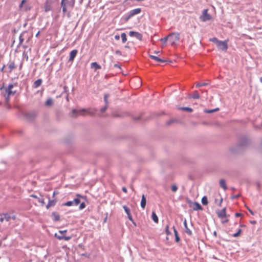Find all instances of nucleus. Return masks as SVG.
I'll return each instance as SVG.
<instances>
[{"instance_id": "56", "label": "nucleus", "mask_w": 262, "mask_h": 262, "mask_svg": "<svg viewBox=\"0 0 262 262\" xmlns=\"http://www.w3.org/2000/svg\"><path fill=\"white\" fill-rule=\"evenodd\" d=\"M250 223L252 224H256V221H251Z\"/></svg>"}, {"instance_id": "28", "label": "nucleus", "mask_w": 262, "mask_h": 262, "mask_svg": "<svg viewBox=\"0 0 262 262\" xmlns=\"http://www.w3.org/2000/svg\"><path fill=\"white\" fill-rule=\"evenodd\" d=\"M24 33H25V32L21 33L19 36V45H21L24 41V38L23 37Z\"/></svg>"}, {"instance_id": "53", "label": "nucleus", "mask_w": 262, "mask_h": 262, "mask_svg": "<svg viewBox=\"0 0 262 262\" xmlns=\"http://www.w3.org/2000/svg\"><path fill=\"white\" fill-rule=\"evenodd\" d=\"M6 66L4 64L3 67L1 68V69L0 70L1 71L3 72L4 70V68H5Z\"/></svg>"}, {"instance_id": "32", "label": "nucleus", "mask_w": 262, "mask_h": 262, "mask_svg": "<svg viewBox=\"0 0 262 262\" xmlns=\"http://www.w3.org/2000/svg\"><path fill=\"white\" fill-rule=\"evenodd\" d=\"M209 40L211 42H213L215 43H216V46L217 45L219 42L220 40H219L216 37H213L209 39Z\"/></svg>"}, {"instance_id": "20", "label": "nucleus", "mask_w": 262, "mask_h": 262, "mask_svg": "<svg viewBox=\"0 0 262 262\" xmlns=\"http://www.w3.org/2000/svg\"><path fill=\"white\" fill-rule=\"evenodd\" d=\"M91 68H95V70H98L101 69V66L98 64L96 62H92L91 63Z\"/></svg>"}, {"instance_id": "63", "label": "nucleus", "mask_w": 262, "mask_h": 262, "mask_svg": "<svg viewBox=\"0 0 262 262\" xmlns=\"http://www.w3.org/2000/svg\"><path fill=\"white\" fill-rule=\"evenodd\" d=\"M3 218H1V222H3Z\"/></svg>"}, {"instance_id": "29", "label": "nucleus", "mask_w": 262, "mask_h": 262, "mask_svg": "<svg viewBox=\"0 0 262 262\" xmlns=\"http://www.w3.org/2000/svg\"><path fill=\"white\" fill-rule=\"evenodd\" d=\"M121 37L122 38V42L125 43L127 40L126 34L125 33H121Z\"/></svg>"}, {"instance_id": "60", "label": "nucleus", "mask_w": 262, "mask_h": 262, "mask_svg": "<svg viewBox=\"0 0 262 262\" xmlns=\"http://www.w3.org/2000/svg\"><path fill=\"white\" fill-rule=\"evenodd\" d=\"M115 67H118V68H120V66H119V65H118V64H115Z\"/></svg>"}, {"instance_id": "21", "label": "nucleus", "mask_w": 262, "mask_h": 262, "mask_svg": "<svg viewBox=\"0 0 262 262\" xmlns=\"http://www.w3.org/2000/svg\"><path fill=\"white\" fill-rule=\"evenodd\" d=\"M55 203L56 202L54 200H50L49 201L48 204L46 206V208L47 209H49L50 207L54 206L55 205Z\"/></svg>"}, {"instance_id": "18", "label": "nucleus", "mask_w": 262, "mask_h": 262, "mask_svg": "<svg viewBox=\"0 0 262 262\" xmlns=\"http://www.w3.org/2000/svg\"><path fill=\"white\" fill-rule=\"evenodd\" d=\"M135 81H137V82L138 83L137 88L140 87L141 85V79L137 77V78L132 79L130 82V84H132V83Z\"/></svg>"}, {"instance_id": "51", "label": "nucleus", "mask_w": 262, "mask_h": 262, "mask_svg": "<svg viewBox=\"0 0 262 262\" xmlns=\"http://www.w3.org/2000/svg\"><path fill=\"white\" fill-rule=\"evenodd\" d=\"M122 191L125 193L127 192V189L125 187H123L122 189Z\"/></svg>"}, {"instance_id": "16", "label": "nucleus", "mask_w": 262, "mask_h": 262, "mask_svg": "<svg viewBox=\"0 0 262 262\" xmlns=\"http://www.w3.org/2000/svg\"><path fill=\"white\" fill-rule=\"evenodd\" d=\"M173 229V232H174V236H175V241L177 243H178L180 242V238L179 237V235H178V231L177 230H176V229L175 228V227L174 226H173L172 227Z\"/></svg>"}, {"instance_id": "30", "label": "nucleus", "mask_w": 262, "mask_h": 262, "mask_svg": "<svg viewBox=\"0 0 262 262\" xmlns=\"http://www.w3.org/2000/svg\"><path fill=\"white\" fill-rule=\"evenodd\" d=\"M52 104H53V100L51 98L48 99V100L46 101V102L45 103V105L46 106H50Z\"/></svg>"}, {"instance_id": "2", "label": "nucleus", "mask_w": 262, "mask_h": 262, "mask_svg": "<svg viewBox=\"0 0 262 262\" xmlns=\"http://www.w3.org/2000/svg\"><path fill=\"white\" fill-rule=\"evenodd\" d=\"M75 2L74 0L68 1V0H61V7L62 9V12L65 14L67 11V8L70 7L72 9L74 6Z\"/></svg>"}, {"instance_id": "9", "label": "nucleus", "mask_w": 262, "mask_h": 262, "mask_svg": "<svg viewBox=\"0 0 262 262\" xmlns=\"http://www.w3.org/2000/svg\"><path fill=\"white\" fill-rule=\"evenodd\" d=\"M30 196L36 199L37 200V202L41 204V206H43L45 205V203L44 200L41 195L40 197H38L35 194H31Z\"/></svg>"}, {"instance_id": "37", "label": "nucleus", "mask_w": 262, "mask_h": 262, "mask_svg": "<svg viewBox=\"0 0 262 262\" xmlns=\"http://www.w3.org/2000/svg\"><path fill=\"white\" fill-rule=\"evenodd\" d=\"M206 85H207V83H205V82H199V83H196V88H199V87H201V86H205Z\"/></svg>"}, {"instance_id": "15", "label": "nucleus", "mask_w": 262, "mask_h": 262, "mask_svg": "<svg viewBox=\"0 0 262 262\" xmlns=\"http://www.w3.org/2000/svg\"><path fill=\"white\" fill-rule=\"evenodd\" d=\"M149 57L151 59H154V60H155L157 62H164L165 61L164 60H163V59L160 58L158 56H157L155 55H152L150 54Z\"/></svg>"}, {"instance_id": "12", "label": "nucleus", "mask_w": 262, "mask_h": 262, "mask_svg": "<svg viewBox=\"0 0 262 262\" xmlns=\"http://www.w3.org/2000/svg\"><path fill=\"white\" fill-rule=\"evenodd\" d=\"M129 35L130 36H136L137 38L140 39H141L142 38L141 34L137 32L130 31L129 32Z\"/></svg>"}, {"instance_id": "6", "label": "nucleus", "mask_w": 262, "mask_h": 262, "mask_svg": "<svg viewBox=\"0 0 262 262\" xmlns=\"http://www.w3.org/2000/svg\"><path fill=\"white\" fill-rule=\"evenodd\" d=\"M217 47L219 49L226 51L228 49V40L221 41L219 42Z\"/></svg>"}, {"instance_id": "44", "label": "nucleus", "mask_w": 262, "mask_h": 262, "mask_svg": "<svg viewBox=\"0 0 262 262\" xmlns=\"http://www.w3.org/2000/svg\"><path fill=\"white\" fill-rule=\"evenodd\" d=\"M85 207V204L84 202H82V203L80 204V206H79V209L80 210L83 209Z\"/></svg>"}, {"instance_id": "54", "label": "nucleus", "mask_w": 262, "mask_h": 262, "mask_svg": "<svg viewBox=\"0 0 262 262\" xmlns=\"http://www.w3.org/2000/svg\"><path fill=\"white\" fill-rule=\"evenodd\" d=\"M115 38L116 39L118 40V39H119L120 38V36L119 35H116L115 36Z\"/></svg>"}, {"instance_id": "39", "label": "nucleus", "mask_w": 262, "mask_h": 262, "mask_svg": "<svg viewBox=\"0 0 262 262\" xmlns=\"http://www.w3.org/2000/svg\"><path fill=\"white\" fill-rule=\"evenodd\" d=\"M168 40V36L160 39V41H162L163 43H166Z\"/></svg>"}, {"instance_id": "4", "label": "nucleus", "mask_w": 262, "mask_h": 262, "mask_svg": "<svg viewBox=\"0 0 262 262\" xmlns=\"http://www.w3.org/2000/svg\"><path fill=\"white\" fill-rule=\"evenodd\" d=\"M13 88V85L10 84L8 85V88L6 89V93L7 94L5 95L6 101L8 102L9 100V97L11 95H14L15 94V92H13L12 91V88Z\"/></svg>"}, {"instance_id": "3", "label": "nucleus", "mask_w": 262, "mask_h": 262, "mask_svg": "<svg viewBox=\"0 0 262 262\" xmlns=\"http://www.w3.org/2000/svg\"><path fill=\"white\" fill-rule=\"evenodd\" d=\"M168 41L172 45H174L180 39V34L178 33H171L168 35Z\"/></svg>"}, {"instance_id": "61", "label": "nucleus", "mask_w": 262, "mask_h": 262, "mask_svg": "<svg viewBox=\"0 0 262 262\" xmlns=\"http://www.w3.org/2000/svg\"><path fill=\"white\" fill-rule=\"evenodd\" d=\"M259 81L261 83H262V77H260L259 79Z\"/></svg>"}, {"instance_id": "43", "label": "nucleus", "mask_w": 262, "mask_h": 262, "mask_svg": "<svg viewBox=\"0 0 262 262\" xmlns=\"http://www.w3.org/2000/svg\"><path fill=\"white\" fill-rule=\"evenodd\" d=\"M245 207L247 209V210L249 211V212L253 215H254V212L247 205H245Z\"/></svg>"}, {"instance_id": "14", "label": "nucleus", "mask_w": 262, "mask_h": 262, "mask_svg": "<svg viewBox=\"0 0 262 262\" xmlns=\"http://www.w3.org/2000/svg\"><path fill=\"white\" fill-rule=\"evenodd\" d=\"M184 225L185 226V231L188 235H192V231L188 228L187 224V222L186 220L184 222Z\"/></svg>"}, {"instance_id": "40", "label": "nucleus", "mask_w": 262, "mask_h": 262, "mask_svg": "<svg viewBox=\"0 0 262 262\" xmlns=\"http://www.w3.org/2000/svg\"><path fill=\"white\" fill-rule=\"evenodd\" d=\"M172 191L176 192L178 190V187L176 185H172L171 187Z\"/></svg>"}, {"instance_id": "25", "label": "nucleus", "mask_w": 262, "mask_h": 262, "mask_svg": "<svg viewBox=\"0 0 262 262\" xmlns=\"http://www.w3.org/2000/svg\"><path fill=\"white\" fill-rule=\"evenodd\" d=\"M57 238L59 239H64L65 241H69L71 239L70 236H65L64 235L56 236Z\"/></svg>"}, {"instance_id": "45", "label": "nucleus", "mask_w": 262, "mask_h": 262, "mask_svg": "<svg viewBox=\"0 0 262 262\" xmlns=\"http://www.w3.org/2000/svg\"><path fill=\"white\" fill-rule=\"evenodd\" d=\"M125 212L127 213V214H129V209L128 208V207H127L126 206H124L123 207Z\"/></svg>"}, {"instance_id": "49", "label": "nucleus", "mask_w": 262, "mask_h": 262, "mask_svg": "<svg viewBox=\"0 0 262 262\" xmlns=\"http://www.w3.org/2000/svg\"><path fill=\"white\" fill-rule=\"evenodd\" d=\"M67 232V231L66 230H62V231H59V232H60L61 234H62L66 233Z\"/></svg>"}, {"instance_id": "52", "label": "nucleus", "mask_w": 262, "mask_h": 262, "mask_svg": "<svg viewBox=\"0 0 262 262\" xmlns=\"http://www.w3.org/2000/svg\"><path fill=\"white\" fill-rule=\"evenodd\" d=\"M26 2V0H23L20 5V7H21Z\"/></svg>"}, {"instance_id": "27", "label": "nucleus", "mask_w": 262, "mask_h": 262, "mask_svg": "<svg viewBox=\"0 0 262 262\" xmlns=\"http://www.w3.org/2000/svg\"><path fill=\"white\" fill-rule=\"evenodd\" d=\"M194 207H193L194 210H200L202 209V207L200 204L197 202L194 203Z\"/></svg>"}, {"instance_id": "42", "label": "nucleus", "mask_w": 262, "mask_h": 262, "mask_svg": "<svg viewBox=\"0 0 262 262\" xmlns=\"http://www.w3.org/2000/svg\"><path fill=\"white\" fill-rule=\"evenodd\" d=\"M217 110H219V108H216V109H215V110H206L205 111V112L206 113H212L214 111H216Z\"/></svg>"}, {"instance_id": "36", "label": "nucleus", "mask_w": 262, "mask_h": 262, "mask_svg": "<svg viewBox=\"0 0 262 262\" xmlns=\"http://www.w3.org/2000/svg\"><path fill=\"white\" fill-rule=\"evenodd\" d=\"M73 201L74 206L78 205L80 202V201L79 199H78V198L74 199Z\"/></svg>"}, {"instance_id": "34", "label": "nucleus", "mask_w": 262, "mask_h": 262, "mask_svg": "<svg viewBox=\"0 0 262 262\" xmlns=\"http://www.w3.org/2000/svg\"><path fill=\"white\" fill-rule=\"evenodd\" d=\"M242 229H238L237 232L235 233H234L232 235L233 237H238L241 234V233H242Z\"/></svg>"}, {"instance_id": "7", "label": "nucleus", "mask_w": 262, "mask_h": 262, "mask_svg": "<svg viewBox=\"0 0 262 262\" xmlns=\"http://www.w3.org/2000/svg\"><path fill=\"white\" fill-rule=\"evenodd\" d=\"M78 51L76 49L72 50L70 53V56L69 61H73L75 58L77 54Z\"/></svg>"}, {"instance_id": "41", "label": "nucleus", "mask_w": 262, "mask_h": 262, "mask_svg": "<svg viewBox=\"0 0 262 262\" xmlns=\"http://www.w3.org/2000/svg\"><path fill=\"white\" fill-rule=\"evenodd\" d=\"M108 97H109V95H108V94H105L104 97V100L105 104H106V105H107V104H108L107 99H108Z\"/></svg>"}, {"instance_id": "46", "label": "nucleus", "mask_w": 262, "mask_h": 262, "mask_svg": "<svg viewBox=\"0 0 262 262\" xmlns=\"http://www.w3.org/2000/svg\"><path fill=\"white\" fill-rule=\"evenodd\" d=\"M107 105L106 104V105L104 107H102L101 109V113H103V112H104L106 111V110L107 109Z\"/></svg>"}, {"instance_id": "26", "label": "nucleus", "mask_w": 262, "mask_h": 262, "mask_svg": "<svg viewBox=\"0 0 262 262\" xmlns=\"http://www.w3.org/2000/svg\"><path fill=\"white\" fill-rule=\"evenodd\" d=\"M52 216H53V220L55 221H58L60 219V216L57 213L53 212L52 213Z\"/></svg>"}, {"instance_id": "8", "label": "nucleus", "mask_w": 262, "mask_h": 262, "mask_svg": "<svg viewBox=\"0 0 262 262\" xmlns=\"http://www.w3.org/2000/svg\"><path fill=\"white\" fill-rule=\"evenodd\" d=\"M217 215L220 219L226 218V208H224L217 212Z\"/></svg>"}, {"instance_id": "1", "label": "nucleus", "mask_w": 262, "mask_h": 262, "mask_svg": "<svg viewBox=\"0 0 262 262\" xmlns=\"http://www.w3.org/2000/svg\"><path fill=\"white\" fill-rule=\"evenodd\" d=\"M95 113V110L94 109L89 108V109H80L76 110L73 109L72 112V117H77L79 115H94Z\"/></svg>"}, {"instance_id": "24", "label": "nucleus", "mask_w": 262, "mask_h": 262, "mask_svg": "<svg viewBox=\"0 0 262 262\" xmlns=\"http://www.w3.org/2000/svg\"><path fill=\"white\" fill-rule=\"evenodd\" d=\"M191 98L193 99H199L200 98V95L198 91H194L191 95Z\"/></svg>"}, {"instance_id": "22", "label": "nucleus", "mask_w": 262, "mask_h": 262, "mask_svg": "<svg viewBox=\"0 0 262 262\" xmlns=\"http://www.w3.org/2000/svg\"><path fill=\"white\" fill-rule=\"evenodd\" d=\"M131 17H132V16L128 12L127 13L124 15L123 18L125 21H127Z\"/></svg>"}, {"instance_id": "10", "label": "nucleus", "mask_w": 262, "mask_h": 262, "mask_svg": "<svg viewBox=\"0 0 262 262\" xmlns=\"http://www.w3.org/2000/svg\"><path fill=\"white\" fill-rule=\"evenodd\" d=\"M9 73H11L12 71L16 68V66L14 61L10 60L8 64Z\"/></svg>"}, {"instance_id": "47", "label": "nucleus", "mask_w": 262, "mask_h": 262, "mask_svg": "<svg viewBox=\"0 0 262 262\" xmlns=\"http://www.w3.org/2000/svg\"><path fill=\"white\" fill-rule=\"evenodd\" d=\"M115 54H117V55H122V53L119 50H116L115 51Z\"/></svg>"}, {"instance_id": "31", "label": "nucleus", "mask_w": 262, "mask_h": 262, "mask_svg": "<svg viewBox=\"0 0 262 262\" xmlns=\"http://www.w3.org/2000/svg\"><path fill=\"white\" fill-rule=\"evenodd\" d=\"M180 109L181 110L187 111L189 112H192L193 111L191 108L188 107H181Z\"/></svg>"}, {"instance_id": "11", "label": "nucleus", "mask_w": 262, "mask_h": 262, "mask_svg": "<svg viewBox=\"0 0 262 262\" xmlns=\"http://www.w3.org/2000/svg\"><path fill=\"white\" fill-rule=\"evenodd\" d=\"M141 12V9L140 8H136L133 10H130L129 12L131 16L133 17L135 15L139 14Z\"/></svg>"}, {"instance_id": "59", "label": "nucleus", "mask_w": 262, "mask_h": 262, "mask_svg": "<svg viewBox=\"0 0 262 262\" xmlns=\"http://www.w3.org/2000/svg\"><path fill=\"white\" fill-rule=\"evenodd\" d=\"M25 58H26V60H28V56L27 55H26Z\"/></svg>"}, {"instance_id": "38", "label": "nucleus", "mask_w": 262, "mask_h": 262, "mask_svg": "<svg viewBox=\"0 0 262 262\" xmlns=\"http://www.w3.org/2000/svg\"><path fill=\"white\" fill-rule=\"evenodd\" d=\"M165 232L167 235H169L171 234V232L169 230V226L168 225H167L165 227Z\"/></svg>"}, {"instance_id": "50", "label": "nucleus", "mask_w": 262, "mask_h": 262, "mask_svg": "<svg viewBox=\"0 0 262 262\" xmlns=\"http://www.w3.org/2000/svg\"><path fill=\"white\" fill-rule=\"evenodd\" d=\"M23 62H21L20 65H19V70H21V69H22V67H23Z\"/></svg>"}, {"instance_id": "55", "label": "nucleus", "mask_w": 262, "mask_h": 262, "mask_svg": "<svg viewBox=\"0 0 262 262\" xmlns=\"http://www.w3.org/2000/svg\"><path fill=\"white\" fill-rule=\"evenodd\" d=\"M228 222V220L227 219H226L224 221H223L222 222L223 223H227Z\"/></svg>"}, {"instance_id": "5", "label": "nucleus", "mask_w": 262, "mask_h": 262, "mask_svg": "<svg viewBox=\"0 0 262 262\" xmlns=\"http://www.w3.org/2000/svg\"><path fill=\"white\" fill-rule=\"evenodd\" d=\"M200 19L203 21H206L211 19V15L208 13V10L205 9L203 11L202 15L200 16Z\"/></svg>"}, {"instance_id": "19", "label": "nucleus", "mask_w": 262, "mask_h": 262, "mask_svg": "<svg viewBox=\"0 0 262 262\" xmlns=\"http://www.w3.org/2000/svg\"><path fill=\"white\" fill-rule=\"evenodd\" d=\"M151 218L154 222L158 223L159 222L158 217L155 211H152L151 214Z\"/></svg>"}, {"instance_id": "13", "label": "nucleus", "mask_w": 262, "mask_h": 262, "mask_svg": "<svg viewBox=\"0 0 262 262\" xmlns=\"http://www.w3.org/2000/svg\"><path fill=\"white\" fill-rule=\"evenodd\" d=\"M42 82V81L41 79H38L36 80L34 82L33 87L35 89L37 88L38 87L41 85Z\"/></svg>"}, {"instance_id": "58", "label": "nucleus", "mask_w": 262, "mask_h": 262, "mask_svg": "<svg viewBox=\"0 0 262 262\" xmlns=\"http://www.w3.org/2000/svg\"><path fill=\"white\" fill-rule=\"evenodd\" d=\"M154 53L156 54H158L160 53V51H155Z\"/></svg>"}, {"instance_id": "17", "label": "nucleus", "mask_w": 262, "mask_h": 262, "mask_svg": "<svg viewBox=\"0 0 262 262\" xmlns=\"http://www.w3.org/2000/svg\"><path fill=\"white\" fill-rule=\"evenodd\" d=\"M146 198L144 195H143L142 196V199H141V207L143 209H144L145 207V206H146Z\"/></svg>"}, {"instance_id": "35", "label": "nucleus", "mask_w": 262, "mask_h": 262, "mask_svg": "<svg viewBox=\"0 0 262 262\" xmlns=\"http://www.w3.org/2000/svg\"><path fill=\"white\" fill-rule=\"evenodd\" d=\"M63 205L67 206H71L74 205V204L73 201H71L67 202L66 203H64L63 204Z\"/></svg>"}, {"instance_id": "23", "label": "nucleus", "mask_w": 262, "mask_h": 262, "mask_svg": "<svg viewBox=\"0 0 262 262\" xmlns=\"http://www.w3.org/2000/svg\"><path fill=\"white\" fill-rule=\"evenodd\" d=\"M220 185L221 187H222L224 190L227 189V186L226 185V182L224 180H221L220 181Z\"/></svg>"}, {"instance_id": "48", "label": "nucleus", "mask_w": 262, "mask_h": 262, "mask_svg": "<svg viewBox=\"0 0 262 262\" xmlns=\"http://www.w3.org/2000/svg\"><path fill=\"white\" fill-rule=\"evenodd\" d=\"M235 215L236 217H239V216H241L242 215V214L241 213H236Z\"/></svg>"}, {"instance_id": "62", "label": "nucleus", "mask_w": 262, "mask_h": 262, "mask_svg": "<svg viewBox=\"0 0 262 262\" xmlns=\"http://www.w3.org/2000/svg\"><path fill=\"white\" fill-rule=\"evenodd\" d=\"M77 196H78V197H81V195L80 194H77Z\"/></svg>"}, {"instance_id": "33", "label": "nucleus", "mask_w": 262, "mask_h": 262, "mask_svg": "<svg viewBox=\"0 0 262 262\" xmlns=\"http://www.w3.org/2000/svg\"><path fill=\"white\" fill-rule=\"evenodd\" d=\"M202 203L203 205H207L208 204L207 198L206 196H203L202 199Z\"/></svg>"}, {"instance_id": "57", "label": "nucleus", "mask_w": 262, "mask_h": 262, "mask_svg": "<svg viewBox=\"0 0 262 262\" xmlns=\"http://www.w3.org/2000/svg\"><path fill=\"white\" fill-rule=\"evenodd\" d=\"M39 33H40V32H39V31H38V32H37V33L36 34V37H38V36H39Z\"/></svg>"}]
</instances>
